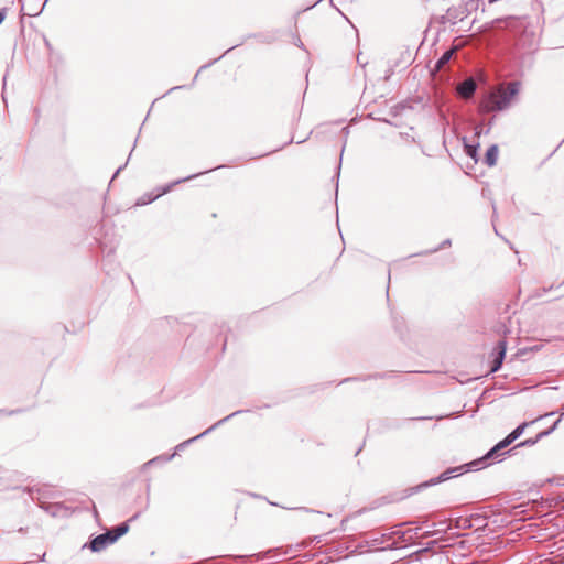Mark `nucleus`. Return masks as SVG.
Returning <instances> with one entry per match:
<instances>
[{
    "mask_svg": "<svg viewBox=\"0 0 564 564\" xmlns=\"http://www.w3.org/2000/svg\"><path fill=\"white\" fill-rule=\"evenodd\" d=\"M477 84L474 78L469 77L462 83H458L455 90L456 94L464 100H468L475 93Z\"/></svg>",
    "mask_w": 564,
    "mask_h": 564,
    "instance_id": "nucleus-4",
    "label": "nucleus"
},
{
    "mask_svg": "<svg viewBox=\"0 0 564 564\" xmlns=\"http://www.w3.org/2000/svg\"><path fill=\"white\" fill-rule=\"evenodd\" d=\"M527 444H534V441H525L519 444V446L527 445Z\"/></svg>",
    "mask_w": 564,
    "mask_h": 564,
    "instance_id": "nucleus-10",
    "label": "nucleus"
},
{
    "mask_svg": "<svg viewBox=\"0 0 564 564\" xmlns=\"http://www.w3.org/2000/svg\"><path fill=\"white\" fill-rule=\"evenodd\" d=\"M498 159V148L496 145L490 147L485 155V161L488 166H494Z\"/></svg>",
    "mask_w": 564,
    "mask_h": 564,
    "instance_id": "nucleus-6",
    "label": "nucleus"
},
{
    "mask_svg": "<svg viewBox=\"0 0 564 564\" xmlns=\"http://www.w3.org/2000/svg\"><path fill=\"white\" fill-rule=\"evenodd\" d=\"M129 531V523L123 522L120 525L102 533L95 539H93L89 543V547L93 552H100L105 550L108 545L115 543L120 536L124 535Z\"/></svg>",
    "mask_w": 564,
    "mask_h": 564,
    "instance_id": "nucleus-1",
    "label": "nucleus"
},
{
    "mask_svg": "<svg viewBox=\"0 0 564 564\" xmlns=\"http://www.w3.org/2000/svg\"><path fill=\"white\" fill-rule=\"evenodd\" d=\"M4 17H6V11H4V9H2V10H0V24L4 20Z\"/></svg>",
    "mask_w": 564,
    "mask_h": 564,
    "instance_id": "nucleus-9",
    "label": "nucleus"
},
{
    "mask_svg": "<svg viewBox=\"0 0 564 564\" xmlns=\"http://www.w3.org/2000/svg\"><path fill=\"white\" fill-rule=\"evenodd\" d=\"M520 87L521 85L518 82L500 85L497 89L498 100L495 106H506L516 101V96L519 94Z\"/></svg>",
    "mask_w": 564,
    "mask_h": 564,
    "instance_id": "nucleus-2",
    "label": "nucleus"
},
{
    "mask_svg": "<svg viewBox=\"0 0 564 564\" xmlns=\"http://www.w3.org/2000/svg\"><path fill=\"white\" fill-rule=\"evenodd\" d=\"M467 153L474 158L475 156V153H476V149L473 148V147H467Z\"/></svg>",
    "mask_w": 564,
    "mask_h": 564,
    "instance_id": "nucleus-8",
    "label": "nucleus"
},
{
    "mask_svg": "<svg viewBox=\"0 0 564 564\" xmlns=\"http://www.w3.org/2000/svg\"><path fill=\"white\" fill-rule=\"evenodd\" d=\"M506 350H507V343L505 340H500L498 343L497 347L495 348L496 356L492 361V367L490 369V372H496L501 367L505 355H506Z\"/></svg>",
    "mask_w": 564,
    "mask_h": 564,
    "instance_id": "nucleus-5",
    "label": "nucleus"
},
{
    "mask_svg": "<svg viewBox=\"0 0 564 564\" xmlns=\"http://www.w3.org/2000/svg\"><path fill=\"white\" fill-rule=\"evenodd\" d=\"M529 425V423H523L519 425L514 431H512L505 440L500 441L488 454L487 457H494L501 449L509 446L512 442H514L524 431V429Z\"/></svg>",
    "mask_w": 564,
    "mask_h": 564,
    "instance_id": "nucleus-3",
    "label": "nucleus"
},
{
    "mask_svg": "<svg viewBox=\"0 0 564 564\" xmlns=\"http://www.w3.org/2000/svg\"><path fill=\"white\" fill-rule=\"evenodd\" d=\"M454 51H455L454 48L448 50L442 55V57L436 63L437 69H441L445 64H447L449 62V59L452 58V56L454 54Z\"/></svg>",
    "mask_w": 564,
    "mask_h": 564,
    "instance_id": "nucleus-7",
    "label": "nucleus"
}]
</instances>
